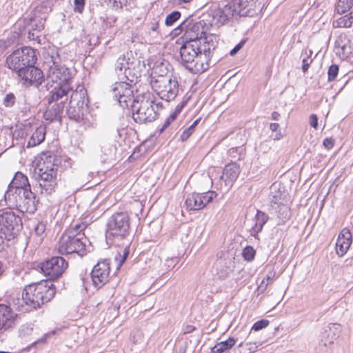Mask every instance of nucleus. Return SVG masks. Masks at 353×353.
<instances>
[{"label":"nucleus","mask_w":353,"mask_h":353,"mask_svg":"<svg viewBox=\"0 0 353 353\" xmlns=\"http://www.w3.org/2000/svg\"><path fill=\"white\" fill-rule=\"evenodd\" d=\"M61 160L53 154H43L35 170L39 175L41 194L51 195L55 192L58 182V173Z\"/></svg>","instance_id":"1"},{"label":"nucleus","mask_w":353,"mask_h":353,"mask_svg":"<svg viewBox=\"0 0 353 353\" xmlns=\"http://www.w3.org/2000/svg\"><path fill=\"white\" fill-rule=\"evenodd\" d=\"M54 294L55 289L51 282L33 283L24 288L21 301L29 307L36 309L50 301Z\"/></svg>","instance_id":"2"},{"label":"nucleus","mask_w":353,"mask_h":353,"mask_svg":"<svg viewBox=\"0 0 353 353\" xmlns=\"http://www.w3.org/2000/svg\"><path fill=\"white\" fill-rule=\"evenodd\" d=\"M198 36L191 35L190 41L185 42L179 50L181 63L192 73H202L208 69V64L203 63L199 56V51L196 43Z\"/></svg>","instance_id":"3"},{"label":"nucleus","mask_w":353,"mask_h":353,"mask_svg":"<svg viewBox=\"0 0 353 353\" xmlns=\"http://www.w3.org/2000/svg\"><path fill=\"white\" fill-rule=\"evenodd\" d=\"M130 106L132 110V118L136 123L152 122L158 117L154 108V97L150 92L137 95Z\"/></svg>","instance_id":"4"},{"label":"nucleus","mask_w":353,"mask_h":353,"mask_svg":"<svg viewBox=\"0 0 353 353\" xmlns=\"http://www.w3.org/2000/svg\"><path fill=\"white\" fill-rule=\"evenodd\" d=\"M17 192L12 193V190H7L4 198L6 204L10 208H17L23 213H34L37 210V200L30 188L19 189Z\"/></svg>","instance_id":"5"},{"label":"nucleus","mask_w":353,"mask_h":353,"mask_svg":"<svg viewBox=\"0 0 353 353\" xmlns=\"http://www.w3.org/2000/svg\"><path fill=\"white\" fill-rule=\"evenodd\" d=\"M85 241L83 234L65 231L60 237L56 249L61 254L77 253L83 256L85 253Z\"/></svg>","instance_id":"6"},{"label":"nucleus","mask_w":353,"mask_h":353,"mask_svg":"<svg viewBox=\"0 0 353 353\" xmlns=\"http://www.w3.org/2000/svg\"><path fill=\"white\" fill-rule=\"evenodd\" d=\"M150 85L153 91L162 100H174L179 92V83L176 78L172 79L167 75L151 77Z\"/></svg>","instance_id":"7"},{"label":"nucleus","mask_w":353,"mask_h":353,"mask_svg":"<svg viewBox=\"0 0 353 353\" xmlns=\"http://www.w3.org/2000/svg\"><path fill=\"white\" fill-rule=\"evenodd\" d=\"M88 98L86 90L79 86L72 93L67 114L70 119L81 122L85 119V113L88 111Z\"/></svg>","instance_id":"8"},{"label":"nucleus","mask_w":353,"mask_h":353,"mask_svg":"<svg viewBox=\"0 0 353 353\" xmlns=\"http://www.w3.org/2000/svg\"><path fill=\"white\" fill-rule=\"evenodd\" d=\"M37 61L35 50L30 47H23L14 50L6 59V64L16 74L25 70L26 66L34 65Z\"/></svg>","instance_id":"9"},{"label":"nucleus","mask_w":353,"mask_h":353,"mask_svg":"<svg viewBox=\"0 0 353 353\" xmlns=\"http://www.w3.org/2000/svg\"><path fill=\"white\" fill-rule=\"evenodd\" d=\"M59 61L58 56H49L46 58V64L48 67L46 72V87H50V85L69 83V70L62 65Z\"/></svg>","instance_id":"10"},{"label":"nucleus","mask_w":353,"mask_h":353,"mask_svg":"<svg viewBox=\"0 0 353 353\" xmlns=\"http://www.w3.org/2000/svg\"><path fill=\"white\" fill-rule=\"evenodd\" d=\"M130 217L126 212L113 214L107 223V234L119 239H124L129 234Z\"/></svg>","instance_id":"11"},{"label":"nucleus","mask_w":353,"mask_h":353,"mask_svg":"<svg viewBox=\"0 0 353 353\" xmlns=\"http://www.w3.org/2000/svg\"><path fill=\"white\" fill-rule=\"evenodd\" d=\"M21 219L12 211H0V240L10 239L21 227Z\"/></svg>","instance_id":"12"},{"label":"nucleus","mask_w":353,"mask_h":353,"mask_svg":"<svg viewBox=\"0 0 353 353\" xmlns=\"http://www.w3.org/2000/svg\"><path fill=\"white\" fill-rule=\"evenodd\" d=\"M139 61L133 57L132 51H128L117 59L115 70L119 75L123 74L128 79L130 76L137 77L139 74Z\"/></svg>","instance_id":"13"},{"label":"nucleus","mask_w":353,"mask_h":353,"mask_svg":"<svg viewBox=\"0 0 353 353\" xmlns=\"http://www.w3.org/2000/svg\"><path fill=\"white\" fill-rule=\"evenodd\" d=\"M68 265V262L63 257L52 256L50 259L41 263L39 267L48 279L52 281L61 276Z\"/></svg>","instance_id":"14"},{"label":"nucleus","mask_w":353,"mask_h":353,"mask_svg":"<svg viewBox=\"0 0 353 353\" xmlns=\"http://www.w3.org/2000/svg\"><path fill=\"white\" fill-rule=\"evenodd\" d=\"M110 92L112 97L123 108L130 107L134 99L131 85L124 81L116 82L112 84Z\"/></svg>","instance_id":"15"},{"label":"nucleus","mask_w":353,"mask_h":353,"mask_svg":"<svg viewBox=\"0 0 353 353\" xmlns=\"http://www.w3.org/2000/svg\"><path fill=\"white\" fill-rule=\"evenodd\" d=\"M214 191H208L204 193H192L188 195L185 204L190 210H199L205 207L216 196Z\"/></svg>","instance_id":"16"},{"label":"nucleus","mask_w":353,"mask_h":353,"mask_svg":"<svg viewBox=\"0 0 353 353\" xmlns=\"http://www.w3.org/2000/svg\"><path fill=\"white\" fill-rule=\"evenodd\" d=\"M110 261L103 259L99 261L92 268L91 279L94 286L101 288L110 279Z\"/></svg>","instance_id":"17"},{"label":"nucleus","mask_w":353,"mask_h":353,"mask_svg":"<svg viewBox=\"0 0 353 353\" xmlns=\"http://www.w3.org/2000/svg\"><path fill=\"white\" fill-rule=\"evenodd\" d=\"M18 77L23 81L26 85L38 86L41 84L43 80V72L34 67V65L26 66L25 70L17 74Z\"/></svg>","instance_id":"18"},{"label":"nucleus","mask_w":353,"mask_h":353,"mask_svg":"<svg viewBox=\"0 0 353 353\" xmlns=\"http://www.w3.org/2000/svg\"><path fill=\"white\" fill-rule=\"evenodd\" d=\"M236 16H238L237 8L234 7L232 2L228 3L223 6H219L212 11L214 23L218 26L223 25Z\"/></svg>","instance_id":"19"},{"label":"nucleus","mask_w":353,"mask_h":353,"mask_svg":"<svg viewBox=\"0 0 353 353\" xmlns=\"http://www.w3.org/2000/svg\"><path fill=\"white\" fill-rule=\"evenodd\" d=\"M232 3L237 8L238 16L252 17L262 9L261 3L256 0H233Z\"/></svg>","instance_id":"20"},{"label":"nucleus","mask_w":353,"mask_h":353,"mask_svg":"<svg viewBox=\"0 0 353 353\" xmlns=\"http://www.w3.org/2000/svg\"><path fill=\"white\" fill-rule=\"evenodd\" d=\"M17 319V314L5 304H0V330L12 328Z\"/></svg>","instance_id":"21"},{"label":"nucleus","mask_w":353,"mask_h":353,"mask_svg":"<svg viewBox=\"0 0 353 353\" xmlns=\"http://www.w3.org/2000/svg\"><path fill=\"white\" fill-rule=\"evenodd\" d=\"M352 234L347 228H343L339 233L336 243V252L339 256H343L352 244Z\"/></svg>","instance_id":"22"},{"label":"nucleus","mask_w":353,"mask_h":353,"mask_svg":"<svg viewBox=\"0 0 353 353\" xmlns=\"http://www.w3.org/2000/svg\"><path fill=\"white\" fill-rule=\"evenodd\" d=\"M240 172V168L237 164L229 163L225 166L221 179L225 182L226 186H232L237 179Z\"/></svg>","instance_id":"23"},{"label":"nucleus","mask_w":353,"mask_h":353,"mask_svg":"<svg viewBox=\"0 0 353 353\" xmlns=\"http://www.w3.org/2000/svg\"><path fill=\"white\" fill-rule=\"evenodd\" d=\"M47 88L51 94L48 99L50 103L61 99L63 97H65L68 92L71 90L70 83L54 84V85H50V87H47Z\"/></svg>","instance_id":"24"},{"label":"nucleus","mask_w":353,"mask_h":353,"mask_svg":"<svg viewBox=\"0 0 353 353\" xmlns=\"http://www.w3.org/2000/svg\"><path fill=\"white\" fill-rule=\"evenodd\" d=\"M28 188H30L28 177L22 172H17L10 183L8 190H12V193H14V192H18L17 190H19V189Z\"/></svg>","instance_id":"25"},{"label":"nucleus","mask_w":353,"mask_h":353,"mask_svg":"<svg viewBox=\"0 0 353 353\" xmlns=\"http://www.w3.org/2000/svg\"><path fill=\"white\" fill-rule=\"evenodd\" d=\"M271 194L270 210L277 212L279 205L287 203L286 194L281 192L275 184L271 187Z\"/></svg>","instance_id":"26"},{"label":"nucleus","mask_w":353,"mask_h":353,"mask_svg":"<svg viewBox=\"0 0 353 353\" xmlns=\"http://www.w3.org/2000/svg\"><path fill=\"white\" fill-rule=\"evenodd\" d=\"M268 220V216L265 212L258 210L252 220L253 224L250 230L251 235L256 236L262 230L263 225Z\"/></svg>","instance_id":"27"},{"label":"nucleus","mask_w":353,"mask_h":353,"mask_svg":"<svg viewBox=\"0 0 353 353\" xmlns=\"http://www.w3.org/2000/svg\"><path fill=\"white\" fill-rule=\"evenodd\" d=\"M206 38H203L201 40L196 39V43H198V48L199 51V56L201 57V59L203 60V63L208 64V68L210 65V61L211 59V46L208 42H206Z\"/></svg>","instance_id":"28"},{"label":"nucleus","mask_w":353,"mask_h":353,"mask_svg":"<svg viewBox=\"0 0 353 353\" xmlns=\"http://www.w3.org/2000/svg\"><path fill=\"white\" fill-rule=\"evenodd\" d=\"M46 137V128L45 127L40 125L35 131L32 133L31 137L27 143V148L34 147L41 143Z\"/></svg>","instance_id":"29"},{"label":"nucleus","mask_w":353,"mask_h":353,"mask_svg":"<svg viewBox=\"0 0 353 353\" xmlns=\"http://www.w3.org/2000/svg\"><path fill=\"white\" fill-rule=\"evenodd\" d=\"M350 41L346 36H341L336 41V48L338 53H342L345 57H347L352 53V48Z\"/></svg>","instance_id":"30"},{"label":"nucleus","mask_w":353,"mask_h":353,"mask_svg":"<svg viewBox=\"0 0 353 353\" xmlns=\"http://www.w3.org/2000/svg\"><path fill=\"white\" fill-rule=\"evenodd\" d=\"M340 331V325L337 324H333L332 326L328 327V330H325V334H327V337L325 340H321L325 346L331 345L334 343V341L338 336V334Z\"/></svg>","instance_id":"31"},{"label":"nucleus","mask_w":353,"mask_h":353,"mask_svg":"<svg viewBox=\"0 0 353 353\" xmlns=\"http://www.w3.org/2000/svg\"><path fill=\"white\" fill-rule=\"evenodd\" d=\"M275 213L279 219V223H284L290 219L291 212L287 203L278 206L277 212L272 211Z\"/></svg>","instance_id":"32"},{"label":"nucleus","mask_w":353,"mask_h":353,"mask_svg":"<svg viewBox=\"0 0 353 353\" xmlns=\"http://www.w3.org/2000/svg\"><path fill=\"white\" fill-rule=\"evenodd\" d=\"M236 343L234 338H229L228 340L221 341L215 345L211 350V353H223L225 350L232 347Z\"/></svg>","instance_id":"33"},{"label":"nucleus","mask_w":353,"mask_h":353,"mask_svg":"<svg viewBox=\"0 0 353 353\" xmlns=\"http://www.w3.org/2000/svg\"><path fill=\"white\" fill-rule=\"evenodd\" d=\"M63 110V105L62 103L60 104H54L51 108H49L45 112V117L48 120L53 121L57 118L61 117V114Z\"/></svg>","instance_id":"34"},{"label":"nucleus","mask_w":353,"mask_h":353,"mask_svg":"<svg viewBox=\"0 0 353 353\" xmlns=\"http://www.w3.org/2000/svg\"><path fill=\"white\" fill-rule=\"evenodd\" d=\"M352 23L353 18L348 14L334 21L333 26L335 28H349Z\"/></svg>","instance_id":"35"},{"label":"nucleus","mask_w":353,"mask_h":353,"mask_svg":"<svg viewBox=\"0 0 353 353\" xmlns=\"http://www.w3.org/2000/svg\"><path fill=\"white\" fill-rule=\"evenodd\" d=\"M203 33L201 26L199 23H194L191 28L186 30L185 35L187 38L189 39V41H190L191 35H196L198 36V40H201L203 39L202 35Z\"/></svg>","instance_id":"36"},{"label":"nucleus","mask_w":353,"mask_h":353,"mask_svg":"<svg viewBox=\"0 0 353 353\" xmlns=\"http://www.w3.org/2000/svg\"><path fill=\"white\" fill-rule=\"evenodd\" d=\"M353 6V0H339L336 10L339 14H342L350 10Z\"/></svg>","instance_id":"37"},{"label":"nucleus","mask_w":353,"mask_h":353,"mask_svg":"<svg viewBox=\"0 0 353 353\" xmlns=\"http://www.w3.org/2000/svg\"><path fill=\"white\" fill-rule=\"evenodd\" d=\"M43 23L42 19H38L36 18L31 19L30 23L27 24V28L32 31L40 32L43 29Z\"/></svg>","instance_id":"38"},{"label":"nucleus","mask_w":353,"mask_h":353,"mask_svg":"<svg viewBox=\"0 0 353 353\" xmlns=\"http://www.w3.org/2000/svg\"><path fill=\"white\" fill-rule=\"evenodd\" d=\"M200 121V119H196L188 128L185 129L181 134V141H186L190 135L193 133L195 130V127L198 125Z\"/></svg>","instance_id":"39"},{"label":"nucleus","mask_w":353,"mask_h":353,"mask_svg":"<svg viewBox=\"0 0 353 353\" xmlns=\"http://www.w3.org/2000/svg\"><path fill=\"white\" fill-rule=\"evenodd\" d=\"M181 17V13L178 11H174L170 14H168L165 20V25L168 26H171L174 24L175 21H176Z\"/></svg>","instance_id":"40"},{"label":"nucleus","mask_w":353,"mask_h":353,"mask_svg":"<svg viewBox=\"0 0 353 353\" xmlns=\"http://www.w3.org/2000/svg\"><path fill=\"white\" fill-rule=\"evenodd\" d=\"M339 66L336 64H332L330 66L327 71V80L332 81L336 79L339 73Z\"/></svg>","instance_id":"41"},{"label":"nucleus","mask_w":353,"mask_h":353,"mask_svg":"<svg viewBox=\"0 0 353 353\" xmlns=\"http://www.w3.org/2000/svg\"><path fill=\"white\" fill-rule=\"evenodd\" d=\"M275 274V272L273 271L268 272L266 276L262 280L259 288H262L264 285V288H265L268 285L272 283L274 280Z\"/></svg>","instance_id":"42"},{"label":"nucleus","mask_w":353,"mask_h":353,"mask_svg":"<svg viewBox=\"0 0 353 353\" xmlns=\"http://www.w3.org/2000/svg\"><path fill=\"white\" fill-rule=\"evenodd\" d=\"M244 259L248 261H252L255 256V250L250 246H247L243 251Z\"/></svg>","instance_id":"43"},{"label":"nucleus","mask_w":353,"mask_h":353,"mask_svg":"<svg viewBox=\"0 0 353 353\" xmlns=\"http://www.w3.org/2000/svg\"><path fill=\"white\" fill-rule=\"evenodd\" d=\"M270 323V321L267 319H261L256 321L252 327V330L259 331L263 328H265Z\"/></svg>","instance_id":"44"},{"label":"nucleus","mask_w":353,"mask_h":353,"mask_svg":"<svg viewBox=\"0 0 353 353\" xmlns=\"http://www.w3.org/2000/svg\"><path fill=\"white\" fill-rule=\"evenodd\" d=\"M16 97L12 93H9L3 98V103L6 107H12L15 103Z\"/></svg>","instance_id":"45"},{"label":"nucleus","mask_w":353,"mask_h":353,"mask_svg":"<svg viewBox=\"0 0 353 353\" xmlns=\"http://www.w3.org/2000/svg\"><path fill=\"white\" fill-rule=\"evenodd\" d=\"M86 228V225L84 223H80L78 224H76L74 226H73L72 228L68 230L67 231H72L74 232V234H81V232L83 231Z\"/></svg>","instance_id":"46"},{"label":"nucleus","mask_w":353,"mask_h":353,"mask_svg":"<svg viewBox=\"0 0 353 353\" xmlns=\"http://www.w3.org/2000/svg\"><path fill=\"white\" fill-rule=\"evenodd\" d=\"M75 7L74 10L79 13H81L84 8L85 0H74Z\"/></svg>","instance_id":"47"},{"label":"nucleus","mask_w":353,"mask_h":353,"mask_svg":"<svg viewBox=\"0 0 353 353\" xmlns=\"http://www.w3.org/2000/svg\"><path fill=\"white\" fill-rule=\"evenodd\" d=\"M55 334V331H51L50 332L45 334L41 339H38L37 341L34 342L32 345H34L37 343H46L48 338L51 336L52 335Z\"/></svg>","instance_id":"48"},{"label":"nucleus","mask_w":353,"mask_h":353,"mask_svg":"<svg viewBox=\"0 0 353 353\" xmlns=\"http://www.w3.org/2000/svg\"><path fill=\"white\" fill-rule=\"evenodd\" d=\"M245 43V40L241 41L239 43H238L230 52L231 56L235 55L244 46Z\"/></svg>","instance_id":"49"},{"label":"nucleus","mask_w":353,"mask_h":353,"mask_svg":"<svg viewBox=\"0 0 353 353\" xmlns=\"http://www.w3.org/2000/svg\"><path fill=\"white\" fill-rule=\"evenodd\" d=\"M310 125L316 129L318 127V118L316 114H311L309 118Z\"/></svg>","instance_id":"50"},{"label":"nucleus","mask_w":353,"mask_h":353,"mask_svg":"<svg viewBox=\"0 0 353 353\" xmlns=\"http://www.w3.org/2000/svg\"><path fill=\"white\" fill-rule=\"evenodd\" d=\"M303 65H302V70L303 71V72H306L309 68V66L310 65V63H312V60H310V59L308 57L307 58H304L303 59Z\"/></svg>","instance_id":"51"},{"label":"nucleus","mask_w":353,"mask_h":353,"mask_svg":"<svg viewBox=\"0 0 353 353\" xmlns=\"http://www.w3.org/2000/svg\"><path fill=\"white\" fill-rule=\"evenodd\" d=\"M45 231V225L42 223L38 224L35 227V233L37 235H41Z\"/></svg>","instance_id":"52"},{"label":"nucleus","mask_w":353,"mask_h":353,"mask_svg":"<svg viewBox=\"0 0 353 353\" xmlns=\"http://www.w3.org/2000/svg\"><path fill=\"white\" fill-rule=\"evenodd\" d=\"M38 32L37 31H32V30H30V29H29L28 30V39L30 40H36L39 38V35L37 34Z\"/></svg>","instance_id":"53"},{"label":"nucleus","mask_w":353,"mask_h":353,"mask_svg":"<svg viewBox=\"0 0 353 353\" xmlns=\"http://www.w3.org/2000/svg\"><path fill=\"white\" fill-rule=\"evenodd\" d=\"M128 254H129L128 249L125 248L123 250V255L120 256L119 265H121V264L125 262V261L126 260V258L128 257Z\"/></svg>","instance_id":"54"},{"label":"nucleus","mask_w":353,"mask_h":353,"mask_svg":"<svg viewBox=\"0 0 353 353\" xmlns=\"http://www.w3.org/2000/svg\"><path fill=\"white\" fill-rule=\"evenodd\" d=\"M323 145L327 148H331L334 145V141L332 139L327 138L323 141Z\"/></svg>","instance_id":"55"},{"label":"nucleus","mask_w":353,"mask_h":353,"mask_svg":"<svg viewBox=\"0 0 353 353\" xmlns=\"http://www.w3.org/2000/svg\"><path fill=\"white\" fill-rule=\"evenodd\" d=\"M195 330V327L192 325H187L184 327L183 332L184 334L192 332Z\"/></svg>","instance_id":"56"},{"label":"nucleus","mask_w":353,"mask_h":353,"mask_svg":"<svg viewBox=\"0 0 353 353\" xmlns=\"http://www.w3.org/2000/svg\"><path fill=\"white\" fill-rule=\"evenodd\" d=\"M172 122V121L168 117L161 128L159 129V132H163L171 124Z\"/></svg>","instance_id":"57"},{"label":"nucleus","mask_w":353,"mask_h":353,"mask_svg":"<svg viewBox=\"0 0 353 353\" xmlns=\"http://www.w3.org/2000/svg\"><path fill=\"white\" fill-rule=\"evenodd\" d=\"M185 104H186V101H183L181 103L178 104L176 106L175 110H174L176 113L179 114L181 112L182 109L183 108V107L185 106Z\"/></svg>","instance_id":"58"},{"label":"nucleus","mask_w":353,"mask_h":353,"mask_svg":"<svg viewBox=\"0 0 353 353\" xmlns=\"http://www.w3.org/2000/svg\"><path fill=\"white\" fill-rule=\"evenodd\" d=\"M279 128V125L277 123H272L270 125V128L272 132H276Z\"/></svg>","instance_id":"59"},{"label":"nucleus","mask_w":353,"mask_h":353,"mask_svg":"<svg viewBox=\"0 0 353 353\" xmlns=\"http://www.w3.org/2000/svg\"><path fill=\"white\" fill-rule=\"evenodd\" d=\"M280 114L278 112H273L271 117L272 120L278 121L280 119Z\"/></svg>","instance_id":"60"},{"label":"nucleus","mask_w":353,"mask_h":353,"mask_svg":"<svg viewBox=\"0 0 353 353\" xmlns=\"http://www.w3.org/2000/svg\"><path fill=\"white\" fill-rule=\"evenodd\" d=\"M187 350V344L181 345L179 348L178 353H185Z\"/></svg>","instance_id":"61"},{"label":"nucleus","mask_w":353,"mask_h":353,"mask_svg":"<svg viewBox=\"0 0 353 353\" xmlns=\"http://www.w3.org/2000/svg\"><path fill=\"white\" fill-rule=\"evenodd\" d=\"M179 115L178 113H176L175 111H174L169 117L168 118L170 120H171L172 122L176 119V117Z\"/></svg>","instance_id":"62"},{"label":"nucleus","mask_w":353,"mask_h":353,"mask_svg":"<svg viewBox=\"0 0 353 353\" xmlns=\"http://www.w3.org/2000/svg\"><path fill=\"white\" fill-rule=\"evenodd\" d=\"M6 48V43L4 41L0 39V52Z\"/></svg>","instance_id":"63"},{"label":"nucleus","mask_w":353,"mask_h":353,"mask_svg":"<svg viewBox=\"0 0 353 353\" xmlns=\"http://www.w3.org/2000/svg\"><path fill=\"white\" fill-rule=\"evenodd\" d=\"M158 28H159V24L157 23H155L152 24V26L151 27V30L153 31H156Z\"/></svg>","instance_id":"64"}]
</instances>
